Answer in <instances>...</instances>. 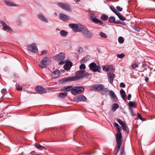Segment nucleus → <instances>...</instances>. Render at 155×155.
<instances>
[{
	"label": "nucleus",
	"instance_id": "nucleus-8",
	"mask_svg": "<svg viewBox=\"0 0 155 155\" xmlns=\"http://www.w3.org/2000/svg\"><path fill=\"white\" fill-rule=\"evenodd\" d=\"M58 5L62 8L67 11H71L70 7L68 5L62 3H58Z\"/></svg>",
	"mask_w": 155,
	"mask_h": 155
},
{
	"label": "nucleus",
	"instance_id": "nucleus-36",
	"mask_svg": "<svg viewBox=\"0 0 155 155\" xmlns=\"http://www.w3.org/2000/svg\"><path fill=\"white\" fill-rule=\"evenodd\" d=\"M117 120L119 123V124H120L121 127H122L123 126H124V125L125 124L123 121L120 119H117Z\"/></svg>",
	"mask_w": 155,
	"mask_h": 155
},
{
	"label": "nucleus",
	"instance_id": "nucleus-9",
	"mask_svg": "<svg viewBox=\"0 0 155 155\" xmlns=\"http://www.w3.org/2000/svg\"><path fill=\"white\" fill-rule=\"evenodd\" d=\"M65 57V54L63 52H61L55 56L54 58L58 61L63 60Z\"/></svg>",
	"mask_w": 155,
	"mask_h": 155
},
{
	"label": "nucleus",
	"instance_id": "nucleus-50",
	"mask_svg": "<svg viewBox=\"0 0 155 155\" xmlns=\"http://www.w3.org/2000/svg\"><path fill=\"white\" fill-rule=\"evenodd\" d=\"M65 61H62L59 62V65H62L65 63Z\"/></svg>",
	"mask_w": 155,
	"mask_h": 155
},
{
	"label": "nucleus",
	"instance_id": "nucleus-45",
	"mask_svg": "<svg viewBox=\"0 0 155 155\" xmlns=\"http://www.w3.org/2000/svg\"><path fill=\"white\" fill-rule=\"evenodd\" d=\"M92 20L94 22L97 23L99 20L95 18H93L92 19Z\"/></svg>",
	"mask_w": 155,
	"mask_h": 155
},
{
	"label": "nucleus",
	"instance_id": "nucleus-49",
	"mask_svg": "<svg viewBox=\"0 0 155 155\" xmlns=\"http://www.w3.org/2000/svg\"><path fill=\"white\" fill-rule=\"evenodd\" d=\"M120 86L121 87H123V88H124L125 87V84L124 83L121 82V83H120Z\"/></svg>",
	"mask_w": 155,
	"mask_h": 155
},
{
	"label": "nucleus",
	"instance_id": "nucleus-37",
	"mask_svg": "<svg viewBox=\"0 0 155 155\" xmlns=\"http://www.w3.org/2000/svg\"><path fill=\"white\" fill-rule=\"evenodd\" d=\"M118 41L120 43L122 44L124 41V38L122 37H120L118 38Z\"/></svg>",
	"mask_w": 155,
	"mask_h": 155
},
{
	"label": "nucleus",
	"instance_id": "nucleus-23",
	"mask_svg": "<svg viewBox=\"0 0 155 155\" xmlns=\"http://www.w3.org/2000/svg\"><path fill=\"white\" fill-rule=\"evenodd\" d=\"M116 15H117L119 18L121 20L124 21L126 19V18L119 12H118L116 14Z\"/></svg>",
	"mask_w": 155,
	"mask_h": 155
},
{
	"label": "nucleus",
	"instance_id": "nucleus-51",
	"mask_svg": "<svg viewBox=\"0 0 155 155\" xmlns=\"http://www.w3.org/2000/svg\"><path fill=\"white\" fill-rule=\"evenodd\" d=\"M47 50H44L42 51L41 52V54H45L47 53Z\"/></svg>",
	"mask_w": 155,
	"mask_h": 155
},
{
	"label": "nucleus",
	"instance_id": "nucleus-33",
	"mask_svg": "<svg viewBox=\"0 0 155 155\" xmlns=\"http://www.w3.org/2000/svg\"><path fill=\"white\" fill-rule=\"evenodd\" d=\"M135 102H133L132 101L129 102L128 104L131 107H133L134 108H136V106L135 105Z\"/></svg>",
	"mask_w": 155,
	"mask_h": 155
},
{
	"label": "nucleus",
	"instance_id": "nucleus-42",
	"mask_svg": "<svg viewBox=\"0 0 155 155\" xmlns=\"http://www.w3.org/2000/svg\"><path fill=\"white\" fill-rule=\"evenodd\" d=\"M137 117L140 119V120H141L142 121H144L145 120V119H144L142 117L141 115V114L137 113Z\"/></svg>",
	"mask_w": 155,
	"mask_h": 155
},
{
	"label": "nucleus",
	"instance_id": "nucleus-46",
	"mask_svg": "<svg viewBox=\"0 0 155 155\" xmlns=\"http://www.w3.org/2000/svg\"><path fill=\"white\" fill-rule=\"evenodd\" d=\"M128 109L130 112L131 115L133 116H134V114L133 111H132L131 108L130 107H129Z\"/></svg>",
	"mask_w": 155,
	"mask_h": 155
},
{
	"label": "nucleus",
	"instance_id": "nucleus-31",
	"mask_svg": "<svg viewBox=\"0 0 155 155\" xmlns=\"http://www.w3.org/2000/svg\"><path fill=\"white\" fill-rule=\"evenodd\" d=\"M122 127L123 130L126 131L127 132V134H128L129 132V130L128 127L126 126V124Z\"/></svg>",
	"mask_w": 155,
	"mask_h": 155
},
{
	"label": "nucleus",
	"instance_id": "nucleus-32",
	"mask_svg": "<svg viewBox=\"0 0 155 155\" xmlns=\"http://www.w3.org/2000/svg\"><path fill=\"white\" fill-rule=\"evenodd\" d=\"M35 145L36 147L39 149H44L45 148V147L39 144L35 143Z\"/></svg>",
	"mask_w": 155,
	"mask_h": 155
},
{
	"label": "nucleus",
	"instance_id": "nucleus-38",
	"mask_svg": "<svg viewBox=\"0 0 155 155\" xmlns=\"http://www.w3.org/2000/svg\"><path fill=\"white\" fill-rule=\"evenodd\" d=\"M108 91V89L107 88L103 87V89L101 91L102 94H106V93H107Z\"/></svg>",
	"mask_w": 155,
	"mask_h": 155
},
{
	"label": "nucleus",
	"instance_id": "nucleus-52",
	"mask_svg": "<svg viewBox=\"0 0 155 155\" xmlns=\"http://www.w3.org/2000/svg\"><path fill=\"white\" fill-rule=\"evenodd\" d=\"M17 89L18 91H21L22 90V87H18L17 88Z\"/></svg>",
	"mask_w": 155,
	"mask_h": 155
},
{
	"label": "nucleus",
	"instance_id": "nucleus-55",
	"mask_svg": "<svg viewBox=\"0 0 155 155\" xmlns=\"http://www.w3.org/2000/svg\"><path fill=\"white\" fill-rule=\"evenodd\" d=\"M35 153V151H33L30 152V153H29V154L31 155H34V154Z\"/></svg>",
	"mask_w": 155,
	"mask_h": 155
},
{
	"label": "nucleus",
	"instance_id": "nucleus-11",
	"mask_svg": "<svg viewBox=\"0 0 155 155\" xmlns=\"http://www.w3.org/2000/svg\"><path fill=\"white\" fill-rule=\"evenodd\" d=\"M109 95L110 96L111 100L114 102H117V98L114 92L112 91H110L109 92Z\"/></svg>",
	"mask_w": 155,
	"mask_h": 155
},
{
	"label": "nucleus",
	"instance_id": "nucleus-28",
	"mask_svg": "<svg viewBox=\"0 0 155 155\" xmlns=\"http://www.w3.org/2000/svg\"><path fill=\"white\" fill-rule=\"evenodd\" d=\"M60 33L61 35L63 37H65L68 34V32L64 30H61Z\"/></svg>",
	"mask_w": 155,
	"mask_h": 155
},
{
	"label": "nucleus",
	"instance_id": "nucleus-16",
	"mask_svg": "<svg viewBox=\"0 0 155 155\" xmlns=\"http://www.w3.org/2000/svg\"><path fill=\"white\" fill-rule=\"evenodd\" d=\"M38 17L39 19H40L45 22L48 23V22L47 19L46 18L43 14L41 13H39L38 14Z\"/></svg>",
	"mask_w": 155,
	"mask_h": 155
},
{
	"label": "nucleus",
	"instance_id": "nucleus-34",
	"mask_svg": "<svg viewBox=\"0 0 155 155\" xmlns=\"http://www.w3.org/2000/svg\"><path fill=\"white\" fill-rule=\"evenodd\" d=\"M67 93L65 92L61 93L59 95H58V97H61L62 98H64L65 97L67 96Z\"/></svg>",
	"mask_w": 155,
	"mask_h": 155
},
{
	"label": "nucleus",
	"instance_id": "nucleus-62",
	"mask_svg": "<svg viewBox=\"0 0 155 155\" xmlns=\"http://www.w3.org/2000/svg\"><path fill=\"white\" fill-rule=\"evenodd\" d=\"M57 30H59V29H58V28H57Z\"/></svg>",
	"mask_w": 155,
	"mask_h": 155
},
{
	"label": "nucleus",
	"instance_id": "nucleus-17",
	"mask_svg": "<svg viewBox=\"0 0 155 155\" xmlns=\"http://www.w3.org/2000/svg\"><path fill=\"white\" fill-rule=\"evenodd\" d=\"M59 16L61 20L64 21H67L69 19V18L68 15L62 13L60 14Z\"/></svg>",
	"mask_w": 155,
	"mask_h": 155
},
{
	"label": "nucleus",
	"instance_id": "nucleus-43",
	"mask_svg": "<svg viewBox=\"0 0 155 155\" xmlns=\"http://www.w3.org/2000/svg\"><path fill=\"white\" fill-rule=\"evenodd\" d=\"M138 65L137 64L134 63L131 66V68L133 69H134L138 67Z\"/></svg>",
	"mask_w": 155,
	"mask_h": 155
},
{
	"label": "nucleus",
	"instance_id": "nucleus-57",
	"mask_svg": "<svg viewBox=\"0 0 155 155\" xmlns=\"http://www.w3.org/2000/svg\"><path fill=\"white\" fill-rule=\"evenodd\" d=\"M83 49L81 48H80L78 49V51L80 53V51H82Z\"/></svg>",
	"mask_w": 155,
	"mask_h": 155
},
{
	"label": "nucleus",
	"instance_id": "nucleus-61",
	"mask_svg": "<svg viewBox=\"0 0 155 155\" xmlns=\"http://www.w3.org/2000/svg\"><path fill=\"white\" fill-rule=\"evenodd\" d=\"M74 1L75 2H79L80 1V0H74Z\"/></svg>",
	"mask_w": 155,
	"mask_h": 155
},
{
	"label": "nucleus",
	"instance_id": "nucleus-60",
	"mask_svg": "<svg viewBox=\"0 0 155 155\" xmlns=\"http://www.w3.org/2000/svg\"><path fill=\"white\" fill-rule=\"evenodd\" d=\"M149 80V78H148L147 77H145V81H146V82H147Z\"/></svg>",
	"mask_w": 155,
	"mask_h": 155
},
{
	"label": "nucleus",
	"instance_id": "nucleus-20",
	"mask_svg": "<svg viewBox=\"0 0 155 155\" xmlns=\"http://www.w3.org/2000/svg\"><path fill=\"white\" fill-rule=\"evenodd\" d=\"M72 65V63L71 62L68 61L66 62V64L64 65V68L66 70H68L70 68Z\"/></svg>",
	"mask_w": 155,
	"mask_h": 155
},
{
	"label": "nucleus",
	"instance_id": "nucleus-48",
	"mask_svg": "<svg viewBox=\"0 0 155 155\" xmlns=\"http://www.w3.org/2000/svg\"><path fill=\"white\" fill-rule=\"evenodd\" d=\"M116 8L120 12H121V11L122 10H123V9L122 8L120 7V6H117L116 7Z\"/></svg>",
	"mask_w": 155,
	"mask_h": 155
},
{
	"label": "nucleus",
	"instance_id": "nucleus-58",
	"mask_svg": "<svg viewBox=\"0 0 155 155\" xmlns=\"http://www.w3.org/2000/svg\"><path fill=\"white\" fill-rule=\"evenodd\" d=\"M65 87H63L61 89V91H66Z\"/></svg>",
	"mask_w": 155,
	"mask_h": 155
},
{
	"label": "nucleus",
	"instance_id": "nucleus-41",
	"mask_svg": "<svg viewBox=\"0 0 155 155\" xmlns=\"http://www.w3.org/2000/svg\"><path fill=\"white\" fill-rule=\"evenodd\" d=\"M86 68V66L84 64H81L79 66V68L81 70L84 69Z\"/></svg>",
	"mask_w": 155,
	"mask_h": 155
},
{
	"label": "nucleus",
	"instance_id": "nucleus-53",
	"mask_svg": "<svg viewBox=\"0 0 155 155\" xmlns=\"http://www.w3.org/2000/svg\"><path fill=\"white\" fill-rule=\"evenodd\" d=\"M98 23H99V24L100 25H101L102 26H104L103 25V22H102V21L101 20H99Z\"/></svg>",
	"mask_w": 155,
	"mask_h": 155
},
{
	"label": "nucleus",
	"instance_id": "nucleus-19",
	"mask_svg": "<svg viewBox=\"0 0 155 155\" xmlns=\"http://www.w3.org/2000/svg\"><path fill=\"white\" fill-rule=\"evenodd\" d=\"M36 90L39 93H42L46 92L45 89L43 87L40 86H38L36 87Z\"/></svg>",
	"mask_w": 155,
	"mask_h": 155
},
{
	"label": "nucleus",
	"instance_id": "nucleus-12",
	"mask_svg": "<svg viewBox=\"0 0 155 155\" xmlns=\"http://www.w3.org/2000/svg\"><path fill=\"white\" fill-rule=\"evenodd\" d=\"M103 87L104 85L102 84H95L92 86V87L94 90L101 92Z\"/></svg>",
	"mask_w": 155,
	"mask_h": 155
},
{
	"label": "nucleus",
	"instance_id": "nucleus-10",
	"mask_svg": "<svg viewBox=\"0 0 155 155\" xmlns=\"http://www.w3.org/2000/svg\"><path fill=\"white\" fill-rule=\"evenodd\" d=\"M84 35L88 38H91L92 36V33L86 28L82 32Z\"/></svg>",
	"mask_w": 155,
	"mask_h": 155
},
{
	"label": "nucleus",
	"instance_id": "nucleus-27",
	"mask_svg": "<svg viewBox=\"0 0 155 155\" xmlns=\"http://www.w3.org/2000/svg\"><path fill=\"white\" fill-rule=\"evenodd\" d=\"M73 89V86H70L65 87L66 91H71V93H72V91Z\"/></svg>",
	"mask_w": 155,
	"mask_h": 155
},
{
	"label": "nucleus",
	"instance_id": "nucleus-40",
	"mask_svg": "<svg viewBox=\"0 0 155 155\" xmlns=\"http://www.w3.org/2000/svg\"><path fill=\"white\" fill-rule=\"evenodd\" d=\"M108 65H106L104 66L103 68V70L105 71H108L109 70Z\"/></svg>",
	"mask_w": 155,
	"mask_h": 155
},
{
	"label": "nucleus",
	"instance_id": "nucleus-4",
	"mask_svg": "<svg viewBox=\"0 0 155 155\" xmlns=\"http://www.w3.org/2000/svg\"><path fill=\"white\" fill-rule=\"evenodd\" d=\"M84 88L82 87L79 86L73 87L72 91V94L73 95H76L78 94H81L84 91Z\"/></svg>",
	"mask_w": 155,
	"mask_h": 155
},
{
	"label": "nucleus",
	"instance_id": "nucleus-25",
	"mask_svg": "<svg viewBox=\"0 0 155 155\" xmlns=\"http://www.w3.org/2000/svg\"><path fill=\"white\" fill-rule=\"evenodd\" d=\"M99 35L101 37L104 38H106L108 37L107 35L105 33L102 31L100 32Z\"/></svg>",
	"mask_w": 155,
	"mask_h": 155
},
{
	"label": "nucleus",
	"instance_id": "nucleus-30",
	"mask_svg": "<svg viewBox=\"0 0 155 155\" xmlns=\"http://www.w3.org/2000/svg\"><path fill=\"white\" fill-rule=\"evenodd\" d=\"M120 152L121 155H125V152L124 151V146L121 147L120 150Z\"/></svg>",
	"mask_w": 155,
	"mask_h": 155
},
{
	"label": "nucleus",
	"instance_id": "nucleus-35",
	"mask_svg": "<svg viewBox=\"0 0 155 155\" xmlns=\"http://www.w3.org/2000/svg\"><path fill=\"white\" fill-rule=\"evenodd\" d=\"M110 9L114 12L116 15L119 12L113 6H110Z\"/></svg>",
	"mask_w": 155,
	"mask_h": 155
},
{
	"label": "nucleus",
	"instance_id": "nucleus-44",
	"mask_svg": "<svg viewBox=\"0 0 155 155\" xmlns=\"http://www.w3.org/2000/svg\"><path fill=\"white\" fill-rule=\"evenodd\" d=\"M90 75V74L87 72H86L84 73L83 74V78L86 77L87 76H89Z\"/></svg>",
	"mask_w": 155,
	"mask_h": 155
},
{
	"label": "nucleus",
	"instance_id": "nucleus-7",
	"mask_svg": "<svg viewBox=\"0 0 155 155\" xmlns=\"http://www.w3.org/2000/svg\"><path fill=\"white\" fill-rule=\"evenodd\" d=\"M28 49L30 51L34 53H37L38 52V49L35 43H32L28 46Z\"/></svg>",
	"mask_w": 155,
	"mask_h": 155
},
{
	"label": "nucleus",
	"instance_id": "nucleus-15",
	"mask_svg": "<svg viewBox=\"0 0 155 155\" xmlns=\"http://www.w3.org/2000/svg\"><path fill=\"white\" fill-rule=\"evenodd\" d=\"M87 98L83 95H80L77 96L75 98V100L78 102L85 101Z\"/></svg>",
	"mask_w": 155,
	"mask_h": 155
},
{
	"label": "nucleus",
	"instance_id": "nucleus-24",
	"mask_svg": "<svg viewBox=\"0 0 155 155\" xmlns=\"http://www.w3.org/2000/svg\"><path fill=\"white\" fill-rule=\"evenodd\" d=\"M115 21V18L114 17L111 16L109 18L108 21L110 23H114Z\"/></svg>",
	"mask_w": 155,
	"mask_h": 155
},
{
	"label": "nucleus",
	"instance_id": "nucleus-29",
	"mask_svg": "<svg viewBox=\"0 0 155 155\" xmlns=\"http://www.w3.org/2000/svg\"><path fill=\"white\" fill-rule=\"evenodd\" d=\"M101 19L103 21H106L108 19V16L105 14H103L101 16Z\"/></svg>",
	"mask_w": 155,
	"mask_h": 155
},
{
	"label": "nucleus",
	"instance_id": "nucleus-56",
	"mask_svg": "<svg viewBox=\"0 0 155 155\" xmlns=\"http://www.w3.org/2000/svg\"><path fill=\"white\" fill-rule=\"evenodd\" d=\"M114 23H115L116 24H119L121 23L120 22V21L119 20L116 21H115Z\"/></svg>",
	"mask_w": 155,
	"mask_h": 155
},
{
	"label": "nucleus",
	"instance_id": "nucleus-1",
	"mask_svg": "<svg viewBox=\"0 0 155 155\" xmlns=\"http://www.w3.org/2000/svg\"><path fill=\"white\" fill-rule=\"evenodd\" d=\"M114 125L117 129V133L116 134L115 137L116 140L117 146L115 148L114 152L115 154L117 155L119 150L122 142V137L121 133L120 132L121 128L120 127V126L116 122H115L114 124Z\"/></svg>",
	"mask_w": 155,
	"mask_h": 155
},
{
	"label": "nucleus",
	"instance_id": "nucleus-54",
	"mask_svg": "<svg viewBox=\"0 0 155 155\" xmlns=\"http://www.w3.org/2000/svg\"><path fill=\"white\" fill-rule=\"evenodd\" d=\"M131 97V95L130 94H129L127 96V99L129 100H130V98Z\"/></svg>",
	"mask_w": 155,
	"mask_h": 155
},
{
	"label": "nucleus",
	"instance_id": "nucleus-14",
	"mask_svg": "<svg viewBox=\"0 0 155 155\" xmlns=\"http://www.w3.org/2000/svg\"><path fill=\"white\" fill-rule=\"evenodd\" d=\"M1 23L2 25L3 29L4 30L6 31H12V29L10 27L7 25L4 22L2 21Z\"/></svg>",
	"mask_w": 155,
	"mask_h": 155
},
{
	"label": "nucleus",
	"instance_id": "nucleus-3",
	"mask_svg": "<svg viewBox=\"0 0 155 155\" xmlns=\"http://www.w3.org/2000/svg\"><path fill=\"white\" fill-rule=\"evenodd\" d=\"M69 26L72 28L73 31L75 32L79 31H82L83 32V31L86 28L84 25L80 24L71 23L69 24Z\"/></svg>",
	"mask_w": 155,
	"mask_h": 155
},
{
	"label": "nucleus",
	"instance_id": "nucleus-13",
	"mask_svg": "<svg viewBox=\"0 0 155 155\" xmlns=\"http://www.w3.org/2000/svg\"><path fill=\"white\" fill-rule=\"evenodd\" d=\"M107 76L109 82L111 84H112L113 83V80L115 77V74L110 72H109L107 74Z\"/></svg>",
	"mask_w": 155,
	"mask_h": 155
},
{
	"label": "nucleus",
	"instance_id": "nucleus-59",
	"mask_svg": "<svg viewBox=\"0 0 155 155\" xmlns=\"http://www.w3.org/2000/svg\"><path fill=\"white\" fill-rule=\"evenodd\" d=\"M109 67V70L111 71V70L112 68V67L111 66H108Z\"/></svg>",
	"mask_w": 155,
	"mask_h": 155
},
{
	"label": "nucleus",
	"instance_id": "nucleus-5",
	"mask_svg": "<svg viewBox=\"0 0 155 155\" xmlns=\"http://www.w3.org/2000/svg\"><path fill=\"white\" fill-rule=\"evenodd\" d=\"M49 58L47 57L43 58L40 62L39 66L41 68H45L48 64Z\"/></svg>",
	"mask_w": 155,
	"mask_h": 155
},
{
	"label": "nucleus",
	"instance_id": "nucleus-39",
	"mask_svg": "<svg viewBox=\"0 0 155 155\" xmlns=\"http://www.w3.org/2000/svg\"><path fill=\"white\" fill-rule=\"evenodd\" d=\"M125 54L123 53H122L121 54H117V57L120 58H123L125 57Z\"/></svg>",
	"mask_w": 155,
	"mask_h": 155
},
{
	"label": "nucleus",
	"instance_id": "nucleus-2",
	"mask_svg": "<svg viewBox=\"0 0 155 155\" xmlns=\"http://www.w3.org/2000/svg\"><path fill=\"white\" fill-rule=\"evenodd\" d=\"M85 72V71L84 70L77 71L75 73L76 76L64 78L63 79V81L69 82L81 79L83 78V74Z\"/></svg>",
	"mask_w": 155,
	"mask_h": 155
},
{
	"label": "nucleus",
	"instance_id": "nucleus-18",
	"mask_svg": "<svg viewBox=\"0 0 155 155\" xmlns=\"http://www.w3.org/2000/svg\"><path fill=\"white\" fill-rule=\"evenodd\" d=\"M60 74V71L56 69L55 71H54L53 73L51 74V75L52 77L54 78H56L59 76Z\"/></svg>",
	"mask_w": 155,
	"mask_h": 155
},
{
	"label": "nucleus",
	"instance_id": "nucleus-22",
	"mask_svg": "<svg viewBox=\"0 0 155 155\" xmlns=\"http://www.w3.org/2000/svg\"><path fill=\"white\" fill-rule=\"evenodd\" d=\"M91 57L90 55H87L81 61V63H85L90 60Z\"/></svg>",
	"mask_w": 155,
	"mask_h": 155
},
{
	"label": "nucleus",
	"instance_id": "nucleus-6",
	"mask_svg": "<svg viewBox=\"0 0 155 155\" xmlns=\"http://www.w3.org/2000/svg\"><path fill=\"white\" fill-rule=\"evenodd\" d=\"M90 70L93 72L97 71L100 72V67L98 65H97L96 64L94 63H91L89 65Z\"/></svg>",
	"mask_w": 155,
	"mask_h": 155
},
{
	"label": "nucleus",
	"instance_id": "nucleus-47",
	"mask_svg": "<svg viewBox=\"0 0 155 155\" xmlns=\"http://www.w3.org/2000/svg\"><path fill=\"white\" fill-rule=\"evenodd\" d=\"M6 90L5 89H3L1 90V92L2 94H5L6 93Z\"/></svg>",
	"mask_w": 155,
	"mask_h": 155
},
{
	"label": "nucleus",
	"instance_id": "nucleus-21",
	"mask_svg": "<svg viewBox=\"0 0 155 155\" xmlns=\"http://www.w3.org/2000/svg\"><path fill=\"white\" fill-rule=\"evenodd\" d=\"M120 92L123 99L124 101H126L127 99V98L125 91L124 90L121 89L120 91Z\"/></svg>",
	"mask_w": 155,
	"mask_h": 155
},
{
	"label": "nucleus",
	"instance_id": "nucleus-26",
	"mask_svg": "<svg viewBox=\"0 0 155 155\" xmlns=\"http://www.w3.org/2000/svg\"><path fill=\"white\" fill-rule=\"evenodd\" d=\"M118 107V105L117 104L115 103L113 105L112 108V110L113 111H115Z\"/></svg>",
	"mask_w": 155,
	"mask_h": 155
}]
</instances>
